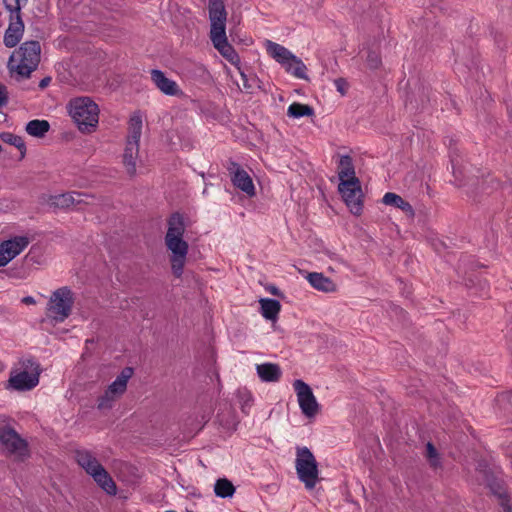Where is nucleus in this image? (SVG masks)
I'll return each instance as SVG.
<instances>
[{"instance_id":"aec40b11","label":"nucleus","mask_w":512,"mask_h":512,"mask_svg":"<svg viewBox=\"0 0 512 512\" xmlns=\"http://www.w3.org/2000/svg\"><path fill=\"white\" fill-rule=\"evenodd\" d=\"M382 202L385 205H390V206H394V207L401 209L403 212H405L409 216H412V217L414 216V209H413L412 205L409 202H407L406 200H404L401 196H399L393 192H387L383 196Z\"/></svg>"},{"instance_id":"20e7f679","label":"nucleus","mask_w":512,"mask_h":512,"mask_svg":"<svg viewBox=\"0 0 512 512\" xmlns=\"http://www.w3.org/2000/svg\"><path fill=\"white\" fill-rule=\"evenodd\" d=\"M295 469L298 479L304 484L307 490L315 488L319 482V469L315 456L305 446L296 447Z\"/></svg>"},{"instance_id":"4c0bfd02","label":"nucleus","mask_w":512,"mask_h":512,"mask_svg":"<svg viewBox=\"0 0 512 512\" xmlns=\"http://www.w3.org/2000/svg\"><path fill=\"white\" fill-rule=\"evenodd\" d=\"M499 500L504 512H512V505L506 494H499Z\"/></svg>"},{"instance_id":"f8f14e48","label":"nucleus","mask_w":512,"mask_h":512,"mask_svg":"<svg viewBox=\"0 0 512 512\" xmlns=\"http://www.w3.org/2000/svg\"><path fill=\"white\" fill-rule=\"evenodd\" d=\"M227 169L231 174V181L235 187L250 197L255 195V187L252 178L238 165V163L230 161Z\"/></svg>"},{"instance_id":"6e6552de","label":"nucleus","mask_w":512,"mask_h":512,"mask_svg":"<svg viewBox=\"0 0 512 512\" xmlns=\"http://www.w3.org/2000/svg\"><path fill=\"white\" fill-rule=\"evenodd\" d=\"M134 370L131 367H125L122 369L116 379L108 386L104 395L98 398V409H108L112 407V403L116 397L122 395L127 389V383L133 376Z\"/></svg>"},{"instance_id":"49530a36","label":"nucleus","mask_w":512,"mask_h":512,"mask_svg":"<svg viewBox=\"0 0 512 512\" xmlns=\"http://www.w3.org/2000/svg\"><path fill=\"white\" fill-rule=\"evenodd\" d=\"M166 512H175V511H173V510H169V511H166Z\"/></svg>"},{"instance_id":"c85d7f7f","label":"nucleus","mask_w":512,"mask_h":512,"mask_svg":"<svg viewBox=\"0 0 512 512\" xmlns=\"http://www.w3.org/2000/svg\"><path fill=\"white\" fill-rule=\"evenodd\" d=\"M216 496L220 498L232 497L235 492V487L232 482L226 478L218 479L214 486Z\"/></svg>"},{"instance_id":"393cba45","label":"nucleus","mask_w":512,"mask_h":512,"mask_svg":"<svg viewBox=\"0 0 512 512\" xmlns=\"http://www.w3.org/2000/svg\"><path fill=\"white\" fill-rule=\"evenodd\" d=\"M50 129V124L47 120H31L26 125V131L29 135L41 138Z\"/></svg>"},{"instance_id":"a211bd4d","label":"nucleus","mask_w":512,"mask_h":512,"mask_svg":"<svg viewBox=\"0 0 512 512\" xmlns=\"http://www.w3.org/2000/svg\"><path fill=\"white\" fill-rule=\"evenodd\" d=\"M256 371L263 382H278L282 376L280 366L275 363L258 364Z\"/></svg>"},{"instance_id":"37998d69","label":"nucleus","mask_w":512,"mask_h":512,"mask_svg":"<svg viewBox=\"0 0 512 512\" xmlns=\"http://www.w3.org/2000/svg\"><path fill=\"white\" fill-rule=\"evenodd\" d=\"M22 302L25 304H35V300L32 296H26L22 299Z\"/></svg>"},{"instance_id":"c756f323","label":"nucleus","mask_w":512,"mask_h":512,"mask_svg":"<svg viewBox=\"0 0 512 512\" xmlns=\"http://www.w3.org/2000/svg\"><path fill=\"white\" fill-rule=\"evenodd\" d=\"M1 139L3 142L15 146L20 152V159H23L26 154V145L21 136L15 135L13 133H3L1 135Z\"/></svg>"},{"instance_id":"5701e85b","label":"nucleus","mask_w":512,"mask_h":512,"mask_svg":"<svg viewBox=\"0 0 512 512\" xmlns=\"http://www.w3.org/2000/svg\"><path fill=\"white\" fill-rule=\"evenodd\" d=\"M338 176L340 182H342V179L345 181L356 177L353 159L351 156L343 155L340 157L338 163Z\"/></svg>"},{"instance_id":"a878e982","label":"nucleus","mask_w":512,"mask_h":512,"mask_svg":"<svg viewBox=\"0 0 512 512\" xmlns=\"http://www.w3.org/2000/svg\"><path fill=\"white\" fill-rule=\"evenodd\" d=\"M219 43L220 44H214L215 49H217V51L231 64H237L240 61L239 55L234 47L228 42V39Z\"/></svg>"},{"instance_id":"ea45409f","label":"nucleus","mask_w":512,"mask_h":512,"mask_svg":"<svg viewBox=\"0 0 512 512\" xmlns=\"http://www.w3.org/2000/svg\"><path fill=\"white\" fill-rule=\"evenodd\" d=\"M6 10H21V0H3Z\"/></svg>"},{"instance_id":"c9c22d12","label":"nucleus","mask_w":512,"mask_h":512,"mask_svg":"<svg viewBox=\"0 0 512 512\" xmlns=\"http://www.w3.org/2000/svg\"><path fill=\"white\" fill-rule=\"evenodd\" d=\"M7 244L0 243V267L6 266L16 256L6 247Z\"/></svg>"},{"instance_id":"f03ea898","label":"nucleus","mask_w":512,"mask_h":512,"mask_svg":"<svg viewBox=\"0 0 512 512\" xmlns=\"http://www.w3.org/2000/svg\"><path fill=\"white\" fill-rule=\"evenodd\" d=\"M41 60V46L39 41L29 40L23 42L10 56L8 69L16 73L17 79H28L38 68Z\"/></svg>"},{"instance_id":"2f4dec72","label":"nucleus","mask_w":512,"mask_h":512,"mask_svg":"<svg viewBox=\"0 0 512 512\" xmlns=\"http://www.w3.org/2000/svg\"><path fill=\"white\" fill-rule=\"evenodd\" d=\"M284 68L288 73H291L292 75H294L297 78H300V79L307 78V76L305 74L306 66L302 62V60L296 56H294V59L290 60L289 63Z\"/></svg>"},{"instance_id":"bb28decb","label":"nucleus","mask_w":512,"mask_h":512,"mask_svg":"<svg viewBox=\"0 0 512 512\" xmlns=\"http://www.w3.org/2000/svg\"><path fill=\"white\" fill-rule=\"evenodd\" d=\"M287 115L292 118L310 117L314 115V109L308 104L294 102L288 107Z\"/></svg>"},{"instance_id":"412c9836","label":"nucleus","mask_w":512,"mask_h":512,"mask_svg":"<svg viewBox=\"0 0 512 512\" xmlns=\"http://www.w3.org/2000/svg\"><path fill=\"white\" fill-rule=\"evenodd\" d=\"M208 11L210 23L226 22L227 12L223 0H209Z\"/></svg>"},{"instance_id":"a18cd8bd","label":"nucleus","mask_w":512,"mask_h":512,"mask_svg":"<svg viewBox=\"0 0 512 512\" xmlns=\"http://www.w3.org/2000/svg\"><path fill=\"white\" fill-rule=\"evenodd\" d=\"M456 162H457L456 159L451 155V164H452V168H453V174H454L455 178L457 179L456 170H455Z\"/></svg>"},{"instance_id":"cd10ccee","label":"nucleus","mask_w":512,"mask_h":512,"mask_svg":"<svg viewBox=\"0 0 512 512\" xmlns=\"http://www.w3.org/2000/svg\"><path fill=\"white\" fill-rule=\"evenodd\" d=\"M4 243L7 244L6 247L10 252L18 256L29 245L30 240L27 236H15L5 240Z\"/></svg>"},{"instance_id":"4468645a","label":"nucleus","mask_w":512,"mask_h":512,"mask_svg":"<svg viewBox=\"0 0 512 512\" xmlns=\"http://www.w3.org/2000/svg\"><path fill=\"white\" fill-rule=\"evenodd\" d=\"M150 75L152 82L162 93L169 96H177L182 93L178 84L174 80L166 77L161 70L152 69Z\"/></svg>"},{"instance_id":"c03bdc74","label":"nucleus","mask_w":512,"mask_h":512,"mask_svg":"<svg viewBox=\"0 0 512 512\" xmlns=\"http://www.w3.org/2000/svg\"><path fill=\"white\" fill-rule=\"evenodd\" d=\"M270 293L275 295V296H282L280 290L277 287H275V286L271 287Z\"/></svg>"},{"instance_id":"dca6fc26","label":"nucleus","mask_w":512,"mask_h":512,"mask_svg":"<svg viewBox=\"0 0 512 512\" xmlns=\"http://www.w3.org/2000/svg\"><path fill=\"white\" fill-rule=\"evenodd\" d=\"M310 285L321 292L333 293L337 291V285L332 279L326 277L323 273L311 272L307 275Z\"/></svg>"},{"instance_id":"9d476101","label":"nucleus","mask_w":512,"mask_h":512,"mask_svg":"<svg viewBox=\"0 0 512 512\" xmlns=\"http://www.w3.org/2000/svg\"><path fill=\"white\" fill-rule=\"evenodd\" d=\"M293 387L302 413L307 417H314L319 411V404L310 386L298 379L294 381Z\"/></svg>"},{"instance_id":"39448f33","label":"nucleus","mask_w":512,"mask_h":512,"mask_svg":"<svg viewBox=\"0 0 512 512\" xmlns=\"http://www.w3.org/2000/svg\"><path fill=\"white\" fill-rule=\"evenodd\" d=\"M142 134V117L134 114L129 120V133L123 153V164L129 176L136 174V161L139 155V142Z\"/></svg>"},{"instance_id":"6ab92c4d","label":"nucleus","mask_w":512,"mask_h":512,"mask_svg":"<svg viewBox=\"0 0 512 512\" xmlns=\"http://www.w3.org/2000/svg\"><path fill=\"white\" fill-rule=\"evenodd\" d=\"M92 478L107 494L115 495L117 493V486L104 467H101Z\"/></svg>"},{"instance_id":"0eeeda50","label":"nucleus","mask_w":512,"mask_h":512,"mask_svg":"<svg viewBox=\"0 0 512 512\" xmlns=\"http://www.w3.org/2000/svg\"><path fill=\"white\" fill-rule=\"evenodd\" d=\"M0 446L9 455L23 460L29 456L28 443L12 427H0Z\"/></svg>"},{"instance_id":"423d86ee","label":"nucleus","mask_w":512,"mask_h":512,"mask_svg":"<svg viewBox=\"0 0 512 512\" xmlns=\"http://www.w3.org/2000/svg\"><path fill=\"white\" fill-rule=\"evenodd\" d=\"M74 304L73 292L64 286L55 290L48 303L47 315L56 322H63L69 317Z\"/></svg>"},{"instance_id":"f3484780","label":"nucleus","mask_w":512,"mask_h":512,"mask_svg":"<svg viewBox=\"0 0 512 512\" xmlns=\"http://www.w3.org/2000/svg\"><path fill=\"white\" fill-rule=\"evenodd\" d=\"M266 49L268 54L283 67H285L290 60H293L295 56L286 47L270 40H267Z\"/></svg>"},{"instance_id":"9b49d317","label":"nucleus","mask_w":512,"mask_h":512,"mask_svg":"<svg viewBox=\"0 0 512 512\" xmlns=\"http://www.w3.org/2000/svg\"><path fill=\"white\" fill-rule=\"evenodd\" d=\"M9 24L5 31L3 43L7 48L16 47L21 41L25 25L21 17V10L11 9L8 10Z\"/></svg>"},{"instance_id":"79ce46f5","label":"nucleus","mask_w":512,"mask_h":512,"mask_svg":"<svg viewBox=\"0 0 512 512\" xmlns=\"http://www.w3.org/2000/svg\"><path fill=\"white\" fill-rule=\"evenodd\" d=\"M241 76H242V79H243V85H244L245 89H247V90L250 89L251 85L249 84L246 75L244 73H241Z\"/></svg>"},{"instance_id":"58836bf2","label":"nucleus","mask_w":512,"mask_h":512,"mask_svg":"<svg viewBox=\"0 0 512 512\" xmlns=\"http://www.w3.org/2000/svg\"><path fill=\"white\" fill-rule=\"evenodd\" d=\"M8 91L7 87L0 82V107L6 106L8 103Z\"/></svg>"},{"instance_id":"f257e3e1","label":"nucleus","mask_w":512,"mask_h":512,"mask_svg":"<svg viewBox=\"0 0 512 512\" xmlns=\"http://www.w3.org/2000/svg\"><path fill=\"white\" fill-rule=\"evenodd\" d=\"M168 229L165 235V245L171 252L170 264L172 273L180 278L188 254L189 245L183 239L185 232L184 217L179 212L172 213L167 220Z\"/></svg>"},{"instance_id":"ddd939ff","label":"nucleus","mask_w":512,"mask_h":512,"mask_svg":"<svg viewBox=\"0 0 512 512\" xmlns=\"http://www.w3.org/2000/svg\"><path fill=\"white\" fill-rule=\"evenodd\" d=\"M39 383V373H30L28 371H20L11 374L9 378L10 386L17 391H29L36 387Z\"/></svg>"},{"instance_id":"7c9ffc66","label":"nucleus","mask_w":512,"mask_h":512,"mask_svg":"<svg viewBox=\"0 0 512 512\" xmlns=\"http://www.w3.org/2000/svg\"><path fill=\"white\" fill-rule=\"evenodd\" d=\"M210 26V39L213 45L217 43L220 44L219 42H224V40H227L226 22L210 23Z\"/></svg>"},{"instance_id":"de8ad7c7","label":"nucleus","mask_w":512,"mask_h":512,"mask_svg":"<svg viewBox=\"0 0 512 512\" xmlns=\"http://www.w3.org/2000/svg\"><path fill=\"white\" fill-rule=\"evenodd\" d=\"M187 512H192V511H189V510H188Z\"/></svg>"},{"instance_id":"f704fd0d","label":"nucleus","mask_w":512,"mask_h":512,"mask_svg":"<svg viewBox=\"0 0 512 512\" xmlns=\"http://www.w3.org/2000/svg\"><path fill=\"white\" fill-rule=\"evenodd\" d=\"M382 61L380 55L376 51H369L366 57L367 67L376 70L380 67Z\"/></svg>"},{"instance_id":"72a5a7b5","label":"nucleus","mask_w":512,"mask_h":512,"mask_svg":"<svg viewBox=\"0 0 512 512\" xmlns=\"http://www.w3.org/2000/svg\"><path fill=\"white\" fill-rule=\"evenodd\" d=\"M426 457L428 458L429 463L433 468H437L440 465L438 452L434 445L430 442H428L426 445Z\"/></svg>"},{"instance_id":"7ed1b4c3","label":"nucleus","mask_w":512,"mask_h":512,"mask_svg":"<svg viewBox=\"0 0 512 512\" xmlns=\"http://www.w3.org/2000/svg\"><path fill=\"white\" fill-rule=\"evenodd\" d=\"M67 109L80 131L90 133L96 129L99 120V107L90 97L82 96L71 99Z\"/></svg>"},{"instance_id":"b1692460","label":"nucleus","mask_w":512,"mask_h":512,"mask_svg":"<svg viewBox=\"0 0 512 512\" xmlns=\"http://www.w3.org/2000/svg\"><path fill=\"white\" fill-rule=\"evenodd\" d=\"M81 194L78 192H69L56 195L51 198V204L59 208H69L75 203L81 202Z\"/></svg>"},{"instance_id":"2eb2a0df","label":"nucleus","mask_w":512,"mask_h":512,"mask_svg":"<svg viewBox=\"0 0 512 512\" xmlns=\"http://www.w3.org/2000/svg\"><path fill=\"white\" fill-rule=\"evenodd\" d=\"M75 459L87 474L93 476L101 467H103L96 457L88 450H76Z\"/></svg>"},{"instance_id":"4be33fe9","label":"nucleus","mask_w":512,"mask_h":512,"mask_svg":"<svg viewBox=\"0 0 512 512\" xmlns=\"http://www.w3.org/2000/svg\"><path fill=\"white\" fill-rule=\"evenodd\" d=\"M261 305V314L267 319L274 321L277 319L279 312L281 310V304L278 300L264 298L259 301Z\"/></svg>"},{"instance_id":"e433bc0d","label":"nucleus","mask_w":512,"mask_h":512,"mask_svg":"<svg viewBox=\"0 0 512 512\" xmlns=\"http://www.w3.org/2000/svg\"><path fill=\"white\" fill-rule=\"evenodd\" d=\"M500 187V182L493 177H488L482 183L481 190L486 194H490L493 190H497Z\"/></svg>"},{"instance_id":"1a4fd4ad","label":"nucleus","mask_w":512,"mask_h":512,"mask_svg":"<svg viewBox=\"0 0 512 512\" xmlns=\"http://www.w3.org/2000/svg\"><path fill=\"white\" fill-rule=\"evenodd\" d=\"M338 191L350 211L354 215H359L363 209V193L360 180L357 177L345 181L342 179V182L338 185Z\"/></svg>"},{"instance_id":"a19ab883","label":"nucleus","mask_w":512,"mask_h":512,"mask_svg":"<svg viewBox=\"0 0 512 512\" xmlns=\"http://www.w3.org/2000/svg\"><path fill=\"white\" fill-rule=\"evenodd\" d=\"M51 82V77H44L40 82H39V88L40 89H45Z\"/></svg>"},{"instance_id":"473e14b6","label":"nucleus","mask_w":512,"mask_h":512,"mask_svg":"<svg viewBox=\"0 0 512 512\" xmlns=\"http://www.w3.org/2000/svg\"><path fill=\"white\" fill-rule=\"evenodd\" d=\"M19 364L22 368V371H28L30 373L38 372L39 375L41 374L40 364L32 357L20 360Z\"/></svg>"}]
</instances>
